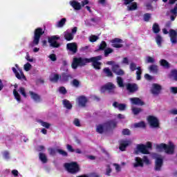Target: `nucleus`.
Segmentation results:
<instances>
[{"instance_id":"nucleus-48","label":"nucleus","mask_w":177,"mask_h":177,"mask_svg":"<svg viewBox=\"0 0 177 177\" xmlns=\"http://www.w3.org/2000/svg\"><path fill=\"white\" fill-rule=\"evenodd\" d=\"M117 82H118V85H119V86L120 88L124 87V80H122V77H117Z\"/></svg>"},{"instance_id":"nucleus-14","label":"nucleus","mask_w":177,"mask_h":177,"mask_svg":"<svg viewBox=\"0 0 177 177\" xmlns=\"http://www.w3.org/2000/svg\"><path fill=\"white\" fill-rule=\"evenodd\" d=\"M111 43L112 44L111 46L113 48H122L123 45L121 44H122V39L120 38H115L112 40H111Z\"/></svg>"},{"instance_id":"nucleus-13","label":"nucleus","mask_w":177,"mask_h":177,"mask_svg":"<svg viewBox=\"0 0 177 177\" xmlns=\"http://www.w3.org/2000/svg\"><path fill=\"white\" fill-rule=\"evenodd\" d=\"M170 41L173 45L177 44V30L170 29L169 32Z\"/></svg>"},{"instance_id":"nucleus-55","label":"nucleus","mask_w":177,"mask_h":177,"mask_svg":"<svg viewBox=\"0 0 177 177\" xmlns=\"http://www.w3.org/2000/svg\"><path fill=\"white\" fill-rule=\"evenodd\" d=\"M122 135H127L128 136H129V135H131V131L129 129H124L122 131Z\"/></svg>"},{"instance_id":"nucleus-40","label":"nucleus","mask_w":177,"mask_h":177,"mask_svg":"<svg viewBox=\"0 0 177 177\" xmlns=\"http://www.w3.org/2000/svg\"><path fill=\"white\" fill-rule=\"evenodd\" d=\"M131 111L134 115H138V114H139V113H142L143 110L141 108L133 107L131 109Z\"/></svg>"},{"instance_id":"nucleus-18","label":"nucleus","mask_w":177,"mask_h":177,"mask_svg":"<svg viewBox=\"0 0 177 177\" xmlns=\"http://www.w3.org/2000/svg\"><path fill=\"white\" fill-rule=\"evenodd\" d=\"M137 150L138 151H140V153H142V154H149L150 152L149 151V149H147V147L143 144H140L137 145Z\"/></svg>"},{"instance_id":"nucleus-51","label":"nucleus","mask_w":177,"mask_h":177,"mask_svg":"<svg viewBox=\"0 0 177 177\" xmlns=\"http://www.w3.org/2000/svg\"><path fill=\"white\" fill-rule=\"evenodd\" d=\"M171 75L173 77L175 81H177V69H173L171 71Z\"/></svg>"},{"instance_id":"nucleus-30","label":"nucleus","mask_w":177,"mask_h":177,"mask_svg":"<svg viewBox=\"0 0 177 177\" xmlns=\"http://www.w3.org/2000/svg\"><path fill=\"white\" fill-rule=\"evenodd\" d=\"M103 73L105 74L106 77H109L111 78H113V77H114V75H113V72H111L110 68H104L103 69Z\"/></svg>"},{"instance_id":"nucleus-22","label":"nucleus","mask_w":177,"mask_h":177,"mask_svg":"<svg viewBox=\"0 0 177 177\" xmlns=\"http://www.w3.org/2000/svg\"><path fill=\"white\" fill-rule=\"evenodd\" d=\"M113 106L115 109H118V110H120V111H124L127 109V104H120V103H118L117 102H114L113 103Z\"/></svg>"},{"instance_id":"nucleus-3","label":"nucleus","mask_w":177,"mask_h":177,"mask_svg":"<svg viewBox=\"0 0 177 177\" xmlns=\"http://www.w3.org/2000/svg\"><path fill=\"white\" fill-rule=\"evenodd\" d=\"M86 63H91V58L75 57L72 62V68L75 70L78 66H80V67L86 66Z\"/></svg>"},{"instance_id":"nucleus-5","label":"nucleus","mask_w":177,"mask_h":177,"mask_svg":"<svg viewBox=\"0 0 177 177\" xmlns=\"http://www.w3.org/2000/svg\"><path fill=\"white\" fill-rule=\"evenodd\" d=\"M45 34V30L42 28H37L35 30L32 44L33 45H38L41 37Z\"/></svg>"},{"instance_id":"nucleus-8","label":"nucleus","mask_w":177,"mask_h":177,"mask_svg":"<svg viewBox=\"0 0 177 177\" xmlns=\"http://www.w3.org/2000/svg\"><path fill=\"white\" fill-rule=\"evenodd\" d=\"M147 121L151 128H158L160 127V121L158 120V118H157L156 116H148Z\"/></svg>"},{"instance_id":"nucleus-41","label":"nucleus","mask_w":177,"mask_h":177,"mask_svg":"<svg viewBox=\"0 0 177 177\" xmlns=\"http://www.w3.org/2000/svg\"><path fill=\"white\" fill-rule=\"evenodd\" d=\"M38 122L41 124V127H44V128H46V129H49V128H50V124L44 122L42 120H39Z\"/></svg>"},{"instance_id":"nucleus-37","label":"nucleus","mask_w":177,"mask_h":177,"mask_svg":"<svg viewBox=\"0 0 177 177\" xmlns=\"http://www.w3.org/2000/svg\"><path fill=\"white\" fill-rule=\"evenodd\" d=\"M152 30L153 32H154V34H158V32H160V25H158V24L155 23L153 24L152 26Z\"/></svg>"},{"instance_id":"nucleus-11","label":"nucleus","mask_w":177,"mask_h":177,"mask_svg":"<svg viewBox=\"0 0 177 177\" xmlns=\"http://www.w3.org/2000/svg\"><path fill=\"white\" fill-rule=\"evenodd\" d=\"M12 70L14 74H15V76L17 78V80H24V81H27V77H26V75H24V73H23V71L21 69H18L19 73L15 67H12Z\"/></svg>"},{"instance_id":"nucleus-20","label":"nucleus","mask_w":177,"mask_h":177,"mask_svg":"<svg viewBox=\"0 0 177 177\" xmlns=\"http://www.w3.org/2000/svg\"><path fill=\"white\" fill-rule=\"evenodd\" d=\"M130 101L132 104L136 106H145V102L142 101L139 97H131L130 98Z\"/></svg>"},{"instance_id":"nucleus-25","label":"nucleus","mask_w":177,"mask_h":177,"mask_svg":"<svg viewBox=\"0 0 177 177\" xmlns=\"http://www.w3.org/2000/svg\"><path fill=\"white\" fill-rule=\"evenodd\" d=\"M70 5H71V6H72V8H73V9H75V10H81V9H82L81 3H80V2H78V1H76L74 0L71 1Z\"/></svg>"},{"instance_id":"nucleus-36","label":"nucleus","mask_w":177,"mask_h":177,"mask_svg":"<svg viewBox=\"0 0 177 177\" xmlns=\"http://www.w3.org/2000/svg\"><path fill=\"white\" fill-rule=\"evenodd\" d=\"M62 103L64 107H66V109H67L68 110H71V109H73V105L71 104V103H70V101H68V100H64L62 101Z\"/></svg>"},{"instance_id":"nucleus-34","label":"nucleus","mask_w":177,"mask_h":177,"mask_svg":"<svg viewBox=\"0 0 177 177\" xmlns=\"http://www.w3.org/2000/svg\"><path fill=\"white\" fill-rule=\"evenodd\" d=\"M142 68L140 66H138V70L136 72L137 81H140V80H142Z\"/></svg>"},{"instance_id":"nucleus-50","label":"nucleus","mask_w":177,"mask_h":177,"mask_svg":"<svg viewBox=\"0 0 177 177\" xmlns=\"http://www.w3.org/2000/svg\"><path fill=\"white\" fill-rule=\"evenodd\" d=\"M129 69L131 71H135L136 70H138L136 64L135 62H131L129 65Z\"/></svg>"},{"instance_id":"nucleus-27","label":"nucleus","mask_w":177,"mask_h":177,"mask_svg":"<svg viewBox=\"0 0 177 177\" xmlns=\"http://www.w3.org/2000/svg\"><path fill=\"white\" fill-rule=\"evenodd\" d=\"M64 38L66 41H73L74 39V35L70 32H64Z\"/></svg>"},{"instance_id":"nucleus-47","label":"nucleus","mask_w":177,"mask_h":177,"mask_svg":"<svg viewBox=\"0 0 177 177\" xmlns=\"http://www.w3.org/2000/svg\"><path fill=\"white\" fill-rule=\"evenodd\" d=\"M19 92L24 97H27V93H26V88H24V87H19Z\"/></svg>"},{"instance_id":"nucleus-45","label":"nucleus","mask_w":177,"mask_h":177,"mask_svg":"<svg viewBox=\"0 0 177 177\" xmlns=\"http://www.w3.org/2000/svg\"><path fill=\"white\" fill-rule=\"evenodd\" d=\"M57 151L59 153V154H60L63 157H67L68 156V153H67V151L63 149H57Z\"/></svg>"},{"instance_id":"nucleus-19","label":"nucleus","mask_w":177,"mask_h":177,"mask_svg":"<svg viewBox=\"0 0 177 177\" xmlns=\"http://www.w3.org/2000/svg\"><path fill=\"white\" fill-rule=\"evenodd\" d=\"M79 106L82 107H85L86 103H88V98L84 95H80L77 97Z\"/></svg>"},{"instance_id":"nucleus-32","label":"nucleus","mask_w":177,"mask_h":177,"mask_svg":"<svg viewBox=\"0 0 177 177\" xmlns=\"http://www.w3.org/2000/svg\"><path fill=\"white\" fill-rule=\"evenodd\" d=\"M59 80H61V75H59L57 73L54 74L53 77H50V82L57 83L59 82Z\"/></svg>"},{"instance_id":"nucleus-57","label":"nucleus","mask_w":177,"mask_h":177,"mask_svg":"<svg viewBox=\"0 0 177 177\" xmlns=\"http://www.w3.org/2000/svg\"><path fill=\"white\" fill-rule=\"evenodd\" d=\"M97 39H99V37L96 35H92L91 37H90V42H96Z\"/></svg>"},{"instance_id":"nucleus-16","label":"nucleus","mask_w":177,"mask_h":177,"mask_svg":"<svg viewBox=\"0 0 177 177\" xmlns=\"http://www.w3.org/2000/svg\"><path fill=\"white\" fill-rule=\"evenodd\" d=\"M132 142H131V140H122L120 142V146H119V149L121 151H125L127 147H128V146L129 145H131Z\"/></svg>"},{"instance_id":"nucleus-1","label":"nucleus","mask_w":177,"mask_h":177,"mask_svg":"<svg viewBox=\"0 0 177 177\" xmlns=\"http://www.w3.org/2000/svg\"><path fill=\"white\" fill-rule=\"evenodd\" d=\"M156 148L158 151H165L166 154H174L175 153V145L171 142L169 145L165 143L157 144Z\"/></svg>"},{"instance_id":"nucleus-4","label":"nucleus","mask_w":177,"mask_h":177,"mask_svg":"<svg viewBox=\"0 0 177 177\" xmlns=\"http://www.w3.org/2000/svg\"><path fill=\"white\" fill-rule=\"evenodd\" d=\"M103 59L102 55H97L95 57H92L90 58V63H92V66L95 70H101L102 69V62L100 60Z\"/></svg>"},{"instance_id":"nucleus-7","label":"nucleus","mask_w":177,"mask_h":177,"mask_svg":"<svg viewBox=\"0 0 177 177\" xmlns=\"http://www.w3.org/2000/svg\"><path fill=\"white\" fill-rule=\"evenodd\" d=\"M60 39L58 35H53L48 38V42L52 48H60V44L57 42Z\"/></svg>"},{"instance_id":"nucleus-52","label":"nucleus","mask_w":177,"mask_h":177,"mask_svg":"<svg viewBox=\"0 0 177 177\" xmlns=\"http://www.w3.org/2000/svg\"><path fill=\"white\" fill-rule=\"evenodd\" d=\"M151 19V15L150 13H145L144 15V21H149Z\"/></svg>"},{"instance_id":"nucleus-63","label":"nucleus","mask_w":177,"mask_h":177,"mask_svg":"<svg viewBox=\"0 0 177 177\" xmlns=\"http://www.w3.org/2000/svg\"><path fill=\"white\" fill-rule=\"evenodd\" d=\"M154 62H155L154 58L150 56H148L147 57V63H154Z\"/></svg>"},{"instance_id":"nucleus-59","label":"nucleus","mask_w":177,"mask_h":177,"mask_svg":"<svg viewBox=\"0 0 177 177\" xmlns=\"http://www.w3.org/2000/svg\"><path fill=\"white\" fill-rule=\"evenodd\" d=\"M66 149H67L68 151H70L71 153H74V151H75V149H74L73 148V146H71L68 144L66 145Z\"/></svg>"},{"instance_id":"nucleus-12","label":"nucleus","mask_w":177,"mask_h":177,"mask_svg":"<svg viewBox=\"0 0 177 177\" xmlns=\"http://www.w3.org/2000/svg\"><path fill=\"white\" fill-rule=\"evenodd\" d=\"M126 88L130 93H135V92H138V91H139V86L136 83H128L126 84Z\"/></svg>"},{"instance_id":"nucleus-26","label":"nucleus","mask_w":177,"mask_h":177,"mask_svg":"<svg viewBox=\"0 0 177 177\" xmlns=\"http://www.w3.org/2000/svg\"><path fill=\"white\" fill-rule=\"evenodd\" d=\"M136 162L133 164L134 168H138V167H141L142 168L143 167V160L140 158V157H136Z\"/></svg>"},{"instance_id":"nucleus-10","label":"nucleus","mask_w":177,"mask_h":177,"mask_svg":"<svg viewBox=\"0 0 177 177\" xmlns=\"http://www.w3.org/2000/svg\"><path fill=\"white\" fill-rule=\"evenodd\" d=\"M66 49L69 52H71L72 55H75L78 52V46L75 42L68 43L66 44Z\"/></svg>"},{"instance_id":"nucleus-24","label":"nucleus","mask_w":177,"mask_h":177,"mask_svg":"<svg viewBox=\"0 0 177 177\" xmlns=\"http://www.w3.org/2000/svg\"><path fill=\"white\" fill-rule=\"evenodd\" d=\"M162 158H157L156 160V165H155V171H161V167H162Z\"/></svg>"},{"instance_id":"nucleus-23","label":"nucleus","mask_w":177,"mask_h":177,"mask_svg":"<svg viewBox=\"0 0 177 177\" xmlns=\"http://www.w3.org/2000/svg\"><path fill=\"white\" fill-rule=\"evenodd\" d=\"M29 94L30 95L31 99H32L35 102H41V95H38L37 93L30 91Z\"/></svg>"},{"instance_id":"nucleus-62","label":"nucleus","mask_w":177,"mask_h":177,"mask_svg":"<svg viewBox=\"0 0 177 177\" xmlns=\"http://www.w3.org/2000/svg\"><path fill=\"white\" fill-rule=\"evenodd\" d=\"M170 92L171 93H174V95H176L177 93V87L172 86L170 88Z\"/></svg>"},{"instance_id":"nucleus-33","label":"nucleus","mask_w":177,"mask_h":177,"mask_svg":"<svg viewBox=\"0 0 177 177\" xmlns=\"http://www.w3.org/2000/svg\"><path fill=\"white\" fill-rule=\"evenodd\" d=\"M106 48H107V43H106L105 41H102L96 52H99L100 50H104Z\"/></svg>"},{"instance_id":"nucleus-44","label":"nucleus","mask_w":177,"mask_h":177,"mask_svg":"<svg viewBox=\"0 0 177 177\" xmlns=\"http://www.w3.org/2000/svg\"><path fill=\"white\" fill-rule=\"evenodd\" d=\"M112 171H113V169H111V167L110 166V165H106L105 175H106V176H111V174Z\"/></svg>"},{"instance_id":"nucleus-17","label":"nucleus","mask_w":177,"mask_h":177,"mask_svg":"<svg viewBox=\"0 0 177 177\" xmlns=\"http://www.w3.org/2000/svg\"><path fill=\"white\" fill-rule=\"evenodd\" d=\"M152 86V89L151 90V93H153V95H159L160 92H161V90L162 89L161 85L154 83Z\"/></svg>"},{"instance_id":"nucleus-31","label":"nucleus","mask_w":177,"mask_h":177,"mask_svg":"<svg viewBox=\"0 0 177 177\" xmlns=\"http://www.w3.org/2000/svg\"><path fill=\"white\" fill-rule=\"evenodd\" d=\"M96 132H97V133H104V131H106V128H104V124H98L97 126V128L95 129Z\"/></svg>"},{"instance_id":"nucleus-28","label":"nucleus","mask_w":177,"mask_h":177,"mask_svg":"<svg viewBox=\"0 0 177 177\" xmlns=\"http://www.w3.org/2000/svg\"><path fill=\"white\" fill-rule=\"evenodd\" d=\"M136 9H138V3L136 2H133L131 3V5L127 6V10L129 12L136 10Z\"/></svg>"},{"instance_id":"nucleus-46","label":"nucleus","mask_w":177,"mask_h":177,"mask_svg":"<svg viewBox=\"0 0 177 177\" xmlns=\"http://www.w3.org/2000/svg\"><path fill=\"white\" fill-rule=\"evenodd\" d=\"M66 21H67V19L66 18H62L58 23H57V27H63L66 24Z\"/></svg>"},{"instance_id":"nucleus-64","label":"nucleus","mask_w":177,"mask_h":177,"mask_svg":"<svg viewBox=\"0 0 177 177\" xmlns=\"http://www.w3.org/2000/svg\"><path fill=\"white\" fill-rule=\"evenodd\" d=\"M170 12L174 15L175 17L177 16V7H174V9L170 10Z\"/></svg>"},{"instance_id":"nucleus-6","label":"nucleus","mask_w":177,"mask_h":177,"mask_svg":"<svg viewBox=\"0 0 177 177\" xmlns=\"http://www.w3.org/2000/svg\"><path fill=\"white\" fill-rule=\"evenodd\" d=\"M114 89H115V85L111 82H108L104 86H101V92L102 93H104L106 91L108 92V93H111V95H114L115 92L114 91Z\"/></svg>"},{"instance_id":"nucleus-21","label":"nucleus","mask_w":177,"mask_h":177,"mask_svg":"<svg viewBox=\"0 0 177 177\" xmlns=\"http://www.w3.org/2000/svg\"><path fill=\"white\" fill-rule=\"evenodd\" d=\"M70 80H73V76L67 73H62L61 75V81L63 82H68Z\"/></svg>"},{"instance_id":"nucleus-61","label":"nucleus","mask_w":177,"mask_h":177,"mask_svg":"<svg viewBox=\"0 0 177 177\" xmlns=\"http://www.w3.org/2000/svg\"><path fill=\"white\" fill-rule=\"evenodd\" d=\"M113 167H115L116 171L120 172L121 171V166L117 163L113 164Z\"/></svg>"},{"instance_id":"nucleus-35","label":"nucleus","mask_w":177,"mask_h":177,"mask_svg":"<svg viewBox=\"0 0 177 177\" xmlns=\"http://www.w3.org/2000/svg\"><path fill=\"white\" fill-rule=\"evenodd\" d=\"M39 158L43 162V164H46L48 162V158H46V155L44 153H39Z\"/></svg>"},{"instance_id":"nucleus-2","label":"nucleus","mask_w":177,"mask_h":177,"mask_svg":"<svg viewBox=\"0 0 177 177\" xmlns=\"http://www.w3.org/2000/svg\"><path fill=\"white\" fill-rule=\"evenodd\" d=\"M64 167L68 174H71V175H77L78 172L81 171V167H80V165L77 162H71L69 163H65Z\"/></svg>"},{"instance_id":"nucleus-56","label":"nucleus","mask_w":177,"mask_h":177,"mask_svg":"<svg viewBox=\"0 0 177 177\" xmlns=\"http://www.w3.org/2000/svg\"><path fill=\"white\" fill-rule=\"evenodd\" d=\"M142 162H145L147 165H150V160L146 156L143 157Z\"/></svg>"},{"instance_id":"nucleus-58","label":"nucleus","mask_w":177,"mask_h":177,"mask_svg":"<svg viewBox=\"0 0 177 177\" xmlns=\"http://www.w3.org/2000/svg\"><path fill=\"white\" fill-rule=\"evenodd\" d=\"M59 93L62 95H66L67 93V90H66V87L62 86L59 88Z\"/></svg>"},{"instance_id":"nucleus-53","label":"nucleus","mask_w":177,"mask_h":177,"mask_svg":"<svg viewBox=\"0 0 177 177\" xmlns=\"http://www.w3.org/2000/svg\"><path fill=\"white\" fill-rule=\"evenodd\" d=\"M72 85L75 86V88H78V86H80V81L77 79H74L72 82Z\"/></svg>"},{"instance_id":"nucleus-9","label":"nucleus","mask_w":177,"mask_h":177,"mask_svg":"<svg viewBox=\"0 0 177 177\" xmlns=\"http://www.w3.org/2000/svg\"><path fill=\"white\" fill-rule=\"evenodd\" d=\"M117 122H115V120H111L104 123V127L105 128L106 132H107L108 131H113V129H115V128H117Z\"/></svg>"},{"instance_id":"nucleus-39","label":"nucleus","mask_w":177,"mask_h":177,"mask_svg":"<svg viewBox=\"0 0 177 177\" xmlns=\"http://www.w3.org/2000/svg\"><path fill=\"white\" fill-rule=\"evenodd\" d=\"M13 95L16 100H17L19 102H21V96L20 95L19 92H17V90L16 89L13 90Z\"/></svg>"},{"instance_id":"nucleus-42","label":"nucleus","mask_w":177,"mask_h":177,"mask_svg":"<svg viewBox=\"0 0 177 177\" xmlns=\"http://www.w3.org/2000/svg\"><path fill=\"white\" fill-rule=\"evenodd\" d=\"M134 128H146V123H145L143 121L135 123Z\"/></svg>"},{"instance_id":"nucleus-60","label":"nucleus","mask_w":177,"mask_h":177,"mask_svg":"<svg viewBox=\"0 0 177 177\" xmlns=\"http://www.w3.org/2000/svg\"><path fill=\"white\" fill-rule=\"evenodd\" d=\"M74 125L75 127H81V122H80V120L78 118H75L73 121Z\"/></svg>"},{"instance_id":"nucleus-43","label":"nucleus","mask_w":177,"mask_h":177,"mask_svg":"<svg viewBox=\"0 0 177 177\" xmlns=\"http://www.w3.org/2000/svg\"><path fill=\"white\" fill-rule=\"evenodd\" d=\"M156 44L158 46H161V44H162V37L160 35H157L156 37Z\"/></svg>"},{"instance_id":"nucleus-54","label":"nucleus","mask_w":177,"mask_h":177,"mask_svg":"<svg viewBox=\"0 0 177 177\" xmlns=\"http://www.w3.org/2000/svg\"><path fill=\"white\" fill-rule=\"evenodd\" d=\"M24 68L25 70V71H30V70H31V64L30 63H26L24 66Z\"/></svg>"},{"instance_id":"nucleus-49","label":"nucleus","mask_w":177,"mask_h":177,"mask_svg":"<svg viewBox=\"0 0 177 177\" xmlns=\"http://www.w3.org/2000/svg\"><path fill=\"white\" fill-rule=\"evenodd\" d=\"M149 71H151L152 73H157L158 71V67L157 65H151L149 66Z\"/></svg>"},{"instance_id":"nucleus-15","label":"nucleus","mask_w":177,"mask_h":177,"mask_svg":"<svg viewBox=\"0 0 177 177\" xmlns=\"http://www.w3.org/2000/svg\"><path fill=\"white\" fill-rule=\"evenodd\" d=\"M112 71H113V73L116 74V75H124V74H125V72L124 71V70L120 69V65H118V64L113 65Z\"/></svg>"},{"instance_id":"nucleus-29","label":"nucleus","mask_w":177,"mask_h":177,"mask_svg":"<svg viewBox=\"0 0 177 177\" xmlns=\"http://www.w3.org/2000/svg\"><path fill=\"white\" fill-rule=\"evenodd\" d=\"M160 64L164 68H169L171 67V65L169 64V62H167L166 59H160Z\"/></svg>"},{"instance_id":"nucleus-38","label":"nucleus","mask_w":177,"mask_h":177,"mask_svg":"<svg viewBox=\"0 0 177 177\" xmlns=\"http://www.w3.org/2000/svg\"><path fill=\"white\" fill-rule=\"evenodd\" d=\"M114 52V50L111 48H107L104 50V57H109V55L110 53H113Z\"/></svg>"}]
</instances>
